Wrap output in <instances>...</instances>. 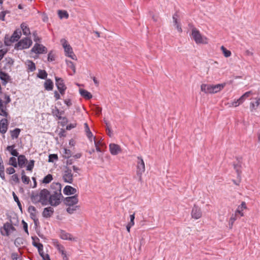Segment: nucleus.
I'll return each instance as SVG.
<instances>
[{
    "instance_id": "f257e3e1",
    "label": "nucleus",
    "mask_w": 260,
    "mask_h": 260,
    "mask_svg": "<svg viewBox=\"0 0 260 260\" xmlns=\"http://www.w3.org/2000/svg\"><path fill=\"white\" fill-rule=\"evenodd\" d=\"M52 188H55L56 190L50 195L48 202L52 206L56 207L60 203V199L63 198L61 193V185L59 183H53L51 185Z\"/></svg>"
},
{
    "instance_id": "f03ea898",
    "label": "nucleus",
    "mask_w": 260,
    "mask_h": 260,
    "mask_svg": "<svg viewBox=\"0 0 260 260\" xmlns=\"http://www.w3.org/2000/svg\"><path fill=\"white\" fill-rule=\"evenodd\" d=\"M191 36L197 44L208 43V40L206 37L202 36L199 30L196 28H193L191 30Z\"/></svg>"
},
{
    "instance_id": "7ed1b4c3",
    "label": "nucleus",
    "mask_w": 260,
    "mask_h": 260,
    "mask_svg": "<svg viewBox=\"0 0 260 260\" xmlns=\"http://www.w3.org/2000/svg\"><path fill=\"white\" fill-rule=\"evenodd\" d=\"M32 44V41L28 38H25L21 40L15 45V48L17 49L22 50L23 49L28 48Z\"/></svg>"
},
{
    "instance_id": "20e7f679",
    "label": "nucleus",
    "mask_w": 260,
    "mask_h": 260,
    "mask_svg": "<svg viewBox=\"0 0 260 260\" xmlns=\"http://www.w3.org/2000/svg\"><path fill=\"white\" fill-rule=\"evenodd\" d=\"M138 160L137 161V173L139 176V180H141L142 178V174L145 172V164L143 159L141 156L137 157Z\"/></svg>"
},
{
    "instance_id": "39448f33",
    "label": "nucleus",
    "mask_w": 260,
    "mask_h": 260,
    "mask_svg": "<svg viewBox=\"0 0 260 260\" xmlns=\"http://www.w3.org/2000/svg\"><path fill=\"white\" fill-rule=\"evenodd\" d=\"M62 178L64 182L72 184L73 181V174L72 170L69 167L66 166L63 172Z\"/></svg>"
},
{
    "instance_id": "423d86ee",
    "label": "nucleus",
    "mask_w": 260,
    "mask_h": 260,
    "mask_svg": "<svg viewBox=\"0 0 260 260\" xmlns=\"http://www.w3.org/2000/svg\"><path fill=\"white\" fill-rule=\"evenodd\" d=\"M5 232L1 230V234L3 236H9L10 234V232H13L16 230L15 228L12 225L11 219H10V222H7L2 228Z\"/></svg>"
},
{
    "instance_id": "0eeeda50",
    "label": "nucleus",
    "mask_w": 260,
    "mask_h": 260,
    "mask_svg": "<svg viewBox=\"0 0 260 260\" xmlns=\"http://www.w3.org/2000/svg\"><path fill=\"white\" fill-rule=\"evenodd\" d=\"M49 194L50 192L47 189H43L40 191L39 193V198L40 199V203H41L42 205H47L49 201L48 197Z\"/></svg>"
},
{
    "instance_id": "6e6552de",
    "label": "nucleus",
    "mask_w": 260,
    "mask_h": 260,
    "mask_svg": "<svg viewBox=\"0 0 260 260\" xmlns=\"http://www.w3.org/2000/svg\"><path fill=\"white\" fill-rule=\"evenodd\" d=\"M61 42H62V46L64 49L66 55L73 59H74V56H75V55L73 52L72 47L68 44L65 39L61 40Z\"/></svg>"
},
{
    "instance_id": "1a4fd4ad",
    "label": "nucleus",
    "mask_w": 260,
    "mask_h": 260,
    "mask_svg": "<svg viewBox=\"0 0 260 260\" xmlns=\"http://www.w3.org/2000/svg\"><path fill=\"white\" fill-rule=\"evenodd\" d=\"M31 52H34L36 54L46 53L47 52V49L43 45L37 43L31 48Z\"/></svg>"
},
{
    "instance_id": "9d476101",
    "label": "nucleus",
    "mask_w": 260,
    "mask_h": 260,
    "mask_svg": "<svg viewBox=\"0 0 260 260\" xmlns=\"http://www.w3.org/2000/svg\"><path fill=\"white\" fill-rule=\"evenodd\" d=\"M78 203V199L77 195L75 194L73 196L66 197L64 199V203L68 206H73Z\"/></svg>"
},
{
    "instance_id": "9b49d317",
    "label": "nucleus",
    "mask_w": 260,
    "mask_h": 260,
    "mask_svg": "<svg viewBox=\"0 0 260 260\" xmlns=\"http://www.w3.org/2000/svg\"><path fill=\"white\" fill-rule=\"evenodd\" d=\"M3 62H5L3 70L5 71H11L12 67L14 64V60L11 57H6Z\"/></svg>"
},
{
    "instance_id": "f8f14e48",
    "label": "nucleus",
    "mask_w": 260,
    "mask_h": 260,
    "mask_svg": "<svg viewBox=\"0 0 260 260\" xmlns=\"http://www.w3.org/2000/svg\"><path fill=\"white\" fill-rule=\"evenodd\" d=\"M202 213L201 208L194 205L191 211V216L196 219H199L202 217Z\"/></svg>"
},
{
    "instance_id": "ddd939ff",
    "label": "nucleus",
    "mask_w": 260,
    "mask_h": 260,
    "mask_svg": "<svg viewBox=\"0 0 260 260\" xmlns=\"http://www.w3.org/2000/svg\"><path fill=\"white\" fill-rule=\"evenodd\" d=\"M109 150L111 154L113 155H116L121 151L120 146L114 143H111L109 145Z\"/></svg>"
},
{
    "instance_id": "4468645a",
    "label": "nucleus",
    "mask_w": 260,
    "mask_h": 260,
    "mask_svg": "<svg viewBox=\"0 0 260 260\" xmlns=\"http://www.w3.org/2000/svg\"><path fill=\"white\" fill-rule=\"evenodd\" d=\"M8 122L6 118H3L0 121V133L5 134L8 129Z\"/></svg>"
},
{
    "instance_id": "2eb2a0df",
    "label": "nucleus",
    "mask_w": 260,
    "mask_h": 260,
    "mask_svg": "<svg viewBox=\"0 0 260 260\" xmlns=\"http://www.w3.org/2000/svg\"><path fill=\"white\" fill-rule=\"evenodd\" d=\"M31 239L32 240V245L37 248L38 252H40L43 248V245L42 243L39 242L40 239L36 236L32 237Z\"/></svg>"
},
{
    "instance_id": "dca6fc26",
    "label": "nucleus",
    "mask_w": 260,
    "mask_h": 260,
    "mask_svg": "<svg viewBox=\"0 0 260 260\" xmlns=\"http://www.w3.org/2000/svg\"><path fill=\"white\" fill-rule=\"evenodd\" d=\"M54 209L51 207L45 208L42 212V216L46 218H50L53 214Z\"/></svg>"
},
{
    "instance_id": "f3484780",
    "label": "nucleus",
    "mask_w": 260,
    "mask_h": 260,
    "mask_svg": "<svg viewBox=\"0 0 260 260\" xmlns=\"http://www.w3.org/2000/svg\"><path fill=\"white\" fill-rule=\"evenodd\" d=\"M0 79L2 81L3 85L5 86L10 80V76L3 71H0Z\"/></svg>"
},
{
    "instance_id": "a211bd4d",
    "label": "nucleus",
    "mask_w": 260,
    "mask_h": 260,
    "mask_svg": "<svg viewBox=\"0 0 260 260\" xmlns=\"http://www.w3.org/2000/svg\"><path fill=\"white\" fill-rule=\"evenodd\" d=\"M212 85L203 84L201 86V90L205 93H213Z\"/></svg>"
},
{
    "instance_id": "6ab92c4d",
    "label": "nucleus",
    "mask_w": 260,
    "mask_h": 260,
    "mask_svg": "<svg viewBox=\"0 0 260 260\" xmlns=\"http://www.w3.org/2000/svg\"><path fill=\"white\" fill-rule=\"evenodd\" d=\"M63 191L66 195H72L75 194L77 192V190L71 186L67 185L64 188Z\"/></svg>"
},
{
    "instance_id": "aec40b11",
    "label": "nucleus",
    "mask_w": 260,
    "mask_h": 260,
    "mask_svg": "<svg viewBox=\"0 0 260 260\" xmlns=\"http://www.w3.org/2000/svg\"><path fill=\"white\" fill-rule=\"evenodd\" d=\"M247 208L246 204L245 202H242L241 204L238 206L237 209H236L235 213L240 215V217H242L244 216V213L243 211L244 209H246Z\"/></svg>"
},
{
    "instance_id": "412c9836",
    "label": "nucleus",
    "mask_w": 260,
    "mask_h": 260,
    "mask_svg": "<svg viewBox=\"0 0 260 260\" xmlns=\"http://www.w3.org/2000/svg\"><path fill=\"white\" fill-rule=\"evenodd\" d=\"M60 237L63 240H68L70 241L75 240V239L72 237L71 234L62 230L60 232Z\"/></svg>"
},
{
    "instance_id": "4be33fe9",
    "label": "nucleus",
    "mask_w": 260,
    "mask_h": 260,
    "mask_svg": "<svg viewBox=\"0 0 260 260\" xmlns=\"http://www.w3.org/2000/svg\"><path fill=\"white\" fill-rule=\"evenodd\" d=\"M179 17L177 13H175L173 16V22L174 23V25L176 26V28L178 30V31L180 32H182V30L180 24V23L178 21V18Z\"/></svg>"
},
{
    "instance_id": "5701e85b",
    "label": "nucleus",
    "mask_w": 260,
    "mask_h": 260,
    "mask_svg": "<svg viewBox=\"0 0 260 260\" xmlns=\"http://www.w3.org/2000/svg\"><path fill=\"white\" fill-rule=\"evenodd\" d=\"M27 162V160L24 155H20L18 157V165L20 168H22L24 166L25 164Z\"/></svg>"
},
{
    "instance_id": "b1692460",
    "label": "nucleus",
    "mask_w": 260,
    "mask_h": 260,
    "mask_svg": "<svg viewBox=\"0 0 260 260\" xmlns=\"http://www.w3.org/2000/svg\"><path fill=\"white\" fill-rule=\"evenodd\" d=\"M15 145L8 146L6 149L10 153L12 156L18 157V156L20 155H19V153L18 152L17 150L15 149Z\"/></svg>"
},
{
    "instance_id": "393cba45",
    "label": "nucleus",
    "mask_w": 260,
    "mask_h": 260,
    "mask_svg": "<svg viewBox=\"0 0 260 260\" xmlns=\"http://www.w3.org/2000/svg\"><path fill=\"white\" fill-rule=\"evenodd\" d=\"M55 84L58 89L66 87L63 80L61 78L55 77Z\"/></svg>"
},
{
    "instance_id": "a878e982",
    "label": "nucleus",
    "mask_w": 260,
    "mask_h": 260,
    "mask_svg": "<svg viewBox=\"0 0 260 260\" xmlns=\"http://www.w3.org/2000/svg\"><path fill=\"white\" fill-rule=\"evenodd\" d=\"M226 84V83H223L216 85H212L213 93H216L221 91L225 86Z\"/></svg>"
},
{
    "instance_id": "bb28decb",
    "label": "nucleus",
    "mask_w": 260,
    "mask_h": 260,
    "mask_svg": "<svg viewBox=\"0 0 260 260\" xmlns=\"http://www.w3.org/2000/svg\"><path fill=\"white\" fill-rule=\"evenodd\" d=\"M21 35V31L19 29H17L13 32V34L10 37L11 39L12 40L13 43L16 42L20 38Z\"/></svg>"
},
{
    "instance_id": "cd10ccee",
    "label": "nucleus",
    "mask_w": 260,
    "mask_h": 260,
    "mask_svg": "<svg viewBox=\"0 0 260 260\" xmlns=\"http://www.w3.org/2000/svg\"><path fill=\"white\" fill-rule=\"evenodd\" d=\"M44 87L46 90H52L53 88V83L52 81L50 79H47L44 83Z\"/></svg>"
},
{
    "instance_id": "c85d7f7f",
    "label": "nucleus",
    "mask_w": 260,
    "mask_h": 260,
    "mask_svg": "<svg viewBox=\"0 0 260 260\" xmlns=\"http://www.w3.org/2000/svg\"><path fill=\"white\" fill-rule=\"evenodd\" d=\"M79 91L81 96L84 98L85 99L89 100L92 98V96L91 94L88 91L83 89H80Z\"/></svg>"
},
{
    "instance_id": "c756f323",
    "label": "nucleus",
    "mask_w": 260,
    "mask_h": 260,
    "mask_svg": "<svg viewBox=\"0 0 260 260\" xmlns=\"http://www.w3.org/2000/svg\"><path fill=\"white\" fill-rule=\"evenodd\" d=\"M21 28L22 29L23 35L25 36H28L30 34L29 28L25 23H22L21 24Z\"/></svg>"
},
{
    "instance_id": "7c9ffc66",
    "label": "nucleus",
    "mask_w": 260,
    "mask_h": 260,
    "mask_svg": "<svg viewBox=\"0 0 260 260\" xmlns=\"http://www.w3.org/2000/svg\"><path fill=\"white\" fill-rule=\"evenodd\" d=\"M20 129L19 128H16L14 130L11 131V136L12 139H17L20 134Z\"/></svg>"
},
{
    "instance_id": "2f4dec72",
    "label": "nucleus",
    "mask_w": 260,
    "mask_h": 260,
    "mask_svg": "<svg viewBox=\"0 0 260 260\" xmlns=\"http://www.w3.org/2000/svg\"><path fill=\"white\" fill-rule=\"evenodd\" d=\"M84 127H85V131L87 137L89 139H90L91 141L92 138L93 137L92 133L90 131L89 127L87 124V123H84Z\"/></svg>"
},
{
    "instance_id": "473e14b6",
    "label": "nucleus",
    "mask_w": 260,
    "mask_h": 260,
    "mask_svg": "<svg viewBox=\"0 0 260 260\" xmlns=\"http://www.w3.org/2000/svg\"><path fill=\"white\" fill-rule=\"evenodd\" d=\"M57 13H58L59 17L60 19H62L63 18L67 19L69 17V15L68 13L67 12V11H66L65 10H59L58 11Z\"/></svg>"
},
{
    "instance_id": "72a5a7b5",
    "label": "nucleus",
    "mask_w": 260,
    "mask_h": 260,
    "mask_svg": "<svg viewBox=\"0 0 260 260\" xmlns=\"http://www.w3.org/2000/svg\"><path fill=\"white\" fill-rule=\"evenodd\" d=\"M21 174V179H22V181L23 183L25 184H29V183L30 182V179L28 177H27L25 175L24 170H22Z\"/></svg>"
},
{
    "instance_id": "f704fd0d",
    "label": "nucleus",
    "mask_w": 260,
    "mask_h": 260,
    "mask_svg": "<svg viewBox=\"0 0 260 260\" xmlns=\"http://www.w3.org/2000/svg\"><path fill=\"white\" fill-rule=\"evenodd\" d=\"M64 113V111H60L57 108L55 107L54 110H53L52 113L54 116H55L58 119L59 117H62L61 115Z\"/></svg>"
},
{
    "instance_id": "c9c22d12",
    "label": "nucleus",
    "mask_w": 260,
    "mask_h": 260,
    "mask_svg": "<svg viewBox=\"0 0 260 260\" xmlns=\"http://www.w3.org/2000/svg\"><path fill=\"white\" fill-rule=\"evenodd\" d=\"M27 62L28 70H29V71L34 72V71L36 70V65L32 61L28 60L27 61Z\"/></svg>"
},
{
    "instance_id": "e433bc0d",
    "label": "nucleus",
    "mask_w": 260,
    "mask_h": 260,
    "mask_svg": "<svg viewBox=\"0 0 260 260\" xmlns=\"http://www.w3.org/2000/svg\"><path fill=\"white\" fill-rule=\"evenodd\" d=\"M37 77L41 79H45L47 77V73L45 70H39Z\"/></svg>"
},
{
    "instance_id": "4c0bfd02",
    "label": "nucleus",
    "mask_w": 260,
    "mask_h": 260,
    "mask_svg": "<svg viewBox=\"0 0 260 260\" xmlns=\"http://www.w3.org/2000/svg\"><path fill=\"white\" fill-rule=\"evenodd\" d=\"M32 203L36 204L40 202V199L39 198V194L38 193H32L30 197Z\"/></svg>"
},
{
    "instance_id": "58836bf2",
    "label": "nucleus",
    "mask_w": 260,
    "mask_h": 260,
    "mask_svg": "<svg viewBox=\"0 0 260 260\" xmlns=\"http://www.w3.org/2000/svg\"><path fill=\"white\" fill-rule=\"evenodd\" d=\"M234 168L237 173L238 177H239L241 172L240 170V168H241V162L240 160L238 161V163L237 164H234Z\"/></svg>"
},
{
    "instance_id": "ea45409f",
    "label": "nucleus",
    "mask_w": 260,
    "mask_h": 260,
    "mask_svg": "<svg viewBox=\"0 0 260 260\" xmlns=\"http://www.w3.org/2000/svg\"><path fill=\"white\" fill-rule=\"evenodd\" d=\"M12 194H13V197L14 201L17 203L19 209L20 210L21 213H22V206H21L20 202L19 201L18 197L16 196V194H15V193L14 192H13Z\"/></svg>"
},
{
    "instance_id": "a19ab883",
    "label": "nucleus",
    "mask_w": 260,
    "mask_h": 260,
    "mask_svg": "<svg viewBox=\"0 0 260 260\" xmlns=\"http://www.w3.org/2000/svg\"><path fill=\"white\" fill-rule=\"evenodd\" d=\"M260 105V98L256 99V101L255 103H250V108L251 111L255 109V107H258Z\"/></svg>"
},
{
    "instance_id": "79ce46f5",
    "label": "nucleus",
    "mask_w": 260,
    "mask_h": 260,
    "mask_svg": "<svg viewBox=\"0 0 260 260\" xmlns=\"http://www.w3.org/2000/svg\"><path fill=\"white\" fill-rule=\"evenodd\" d=\"M79 208V206H69L66 209L68 213L71 214L74 213L75 211H76Z\"/></svg>"
},
{
    "instance_id": "37998d69",
    "label": "nucleus",
    "mask_w": 260,
    "mask_h": 260,
    "mask_svg": "<svg viewBox=\"0 0 260 260\" xmlns=\"http://www.w3.org/2000/svg\"><path fill=\"white\" fill-rule=\"evenodd\" d=\"M55 246H56V247L57 248V250H58V251L62 254V255H65V254L66 253V251L64 250V247L59 244L58 242H56V244H55Z\"/></svg>"
},
{
    "instance_id": "c03bdc74",
    "label": "nucleus",
    "mask_w": 260,
    "mask_h": 260,
    "mask_svg": "<svg viewBox=\"0 0 260 260\" xmlns=\"http://www.w3.org/2000/svg\"><path fill=\"white\" fill-rule=\"evenodd\" d=\"M72 155V152L70 150L68 149L67 148H64L63 153V157L64 158L69 159Z\"/></svg>"
},
{
    "instance_id": "a18cd8bd",
    "label": "nucleus",
    "mask_w": 260,
    "mask_h": 260,
    "mask_svg": "<svg viewBox=\"0 0 260 260\" xmlns=\"http://www.w3.org/2000/svg\"><path fill=\"white\" fill-rule=\"evenodd\" d=\"M9 164L14 168H17L18 162H17L16 158L15 157H11L9 159Z\"/></svg>"
},
{
    "instance_id": "49530a36",
    "label": "nucleus",
    "mask_w": 260,
    "mask_h": 260,
    "mask_svg": "<svg viewBox=\"0 0 260 260\" xmlns=\"http://www.w3.org/2000/svg\"><path fill=\"white\" fill-rule=\"evenodd\" d=\"M53 179L52 175L51 174H48L46 175L43 180V183L47 184L51 181Z\"/></svg>"
},
{
    "instance_id": "de8ad7c7",
    "label": "nucleus",
    "mask_w": 260,
    "mask_h": 260,
    "mask_svg": "<svg viewBox=\"0 0 260 260\" xmlns=\"http://www.w3.org/2000/svg\"><path fill=\"white\" fill-rule=\"evenodd\" d=\"M221 49L222 50L223 55L225 57H228L231 56V52L230 50H227L224 46H222L221 47Z\"/></svg>"
},
{
    "instance_id": "09e8293b",
    "label": "nucleus",
    "mask_w": 260,
    "mask_h": 260,
    "mask_svg": "<svg viewBox=\"0 0 260 260\" xmlns=\"http://www.w3.org/2000/svg\"><path fill=\"white\" fill-rule=\"evenodd\" d=\"M13 43L11 38H9L8 35H6L5 37L4 43L7 46H10L11 43Z\"/></svg>"
},
{
    "instance_id": "8fccbe9b",
    "label": "nucleus",
    "mask_w": 260,
    "mask_h": 260,
    "mask_svg": "<svg viewBox=\"0 0 260 260\" xmlns=\"http://www.w3.org/2000/svg\"><path fill=\"white\" fill-rule=\"evenodd\" d=\"M11 256L12 260H22L21 255L17 252H13Z\"/></svg>"
},
{
    "instance_id": "3c124183",
    "label": "nucleus",
    "mask_w": 260,
    "mask_h": 260,
    "mask_svg": "<svg viewBox=\"0 0 260 260\" xmlns=\"http://www.w3.org/2000/svg\"><path fill=\"white\" fill-rule=\"evenodd\" d=\"M30 217L34 220L35 225L37 226L39 222L38 219L37 218L36 212L31 213L30 214Z\"/></svg>"
},
{
    "instance_id": "603ef678",
    "label": "nucleus",
    "mask_w": 260,
    "mask_h": 260,
    "mask_svg": "<svg viewBox=\"0 0 260 260\" xmlns=\"http://www.w3.org/2000/svg\"><path fill=\"white\" fill-rule=\"evenodd\" d=\"M34 165H35V160H30L29 161L28 164L26 167V170L27 171H31L34 167Z\"/></svg>"
},
{
    "instance_id": "864d4df0",
    "label": "nucleus",
    "mask_w": 260,
    "mask_h": 260,
    "mask_svg": "<svg viewBox=\"0 0 260 260\" xmlns=\"http://www.w3.org/2000/svg\"><path fill=\"white\" fill-rule=\"evenodd\" d=\"M58 160V156L56 154H51L49 155L48 162H53L54 160Z\"/></svg>"
},
{
    "instance_id": "5fc2aeb1",
    "label": "nucleus",
    "mask_w": 260,
    "mask_h": 260,
    "mask_svg": "<svg viewBox=\"0 0 260 260\" xmlns=\"http://www.w3.org/2000/svg\"><path fill=\"white\" fill-rule=\"evenodd\" d=\"M240 215L236 213L235 212L234 214H233L230 218V222H231L232 225L233 224L234 222L238 218H240Z\"/></svg>"
},
{
    "instance_id": "6e6d98bb",
    "label": "nucleus",
    "mask_w": 260,
    "mask_h": 260,
    "mask_svg": "<svg viewBox=\"0 0 260 260\" xmlns=\"http://www.w3.org/2000/svg\"><path fill=\"white\" fill-rule=\"evenodd\" d=\"M11 179L12 180H13L15 183H19L20 181H19V179L18 178V176L17 174H13L12 176H11Z\"/></svg>"
},
{
    "instance_id": "4d7b16f0",
    "label": "nucleus",
    "mask_w": 260,
    "mask_h": 260,
    "mask_svg": "<svg viewBox=\"0 0 260 260\" xmlns=\"http://www.w3.org/2000/svg\"><path fill=\"white\" fill-rule=\"evenodd\" d=\"M59 120H61L60 123L63 126L66 125L68 122V119L66 117H59Z\"/></svg>"
},
{
    "instance_id": "13d9d810",
    "label": "nucleus",
    "mask_w": 260,
    "mask_h": 260,
    "mask_svg": "<svg viewBox=\"0 0 260 260\" xmlns=\"http://www.w3.org/2000/svg\"><path fill=\"white\" fill-rule=\"evenodd\" d=\"M67 64L68 67L73 70L74 73H75L76 72V68L74 63L71 61H69L67 62Z\"/></svg>"
},
{
    "instance_id": "bf43d9fd",
    "label": "nucleus",
    "mask_w": 260,
    "mask_h": 260,
    "mask_svg": "<svg viewBox=\"0 0 260 260\" xmlns=\"http://www.w3.org/2000/svg\"><path fill=\"white\" fill-rule=\"evenodd\" d=\"M4 99L5 100V101H3V103L6 105L10 103L11 101L10 95H7V94H4Z\"/></svg>"
},
{
    "instance_id": "052dcab7",
    "label": "nucleus",
    "mask_w": 260,
    "mask_h": 260,
    "mask_svg": "<svg viewBox=\"0 0 260 260\" xmlns=\"http://www.w3.org/2000/svg\"><path fill=\"white\" fill-rule=\"evenodd\" d=\"M55 60L54 55L52 53V51H50L48 54V61H53Z\"/></svg>"
},
{
    "instance_id": "680f3d73",
    "label": "nucleus",
    "mask_w": 260,
    "mask_h": 260,
    "mask_svg": "<svg viewBox=\"0 0 260 260\" xmlns=\"http://www.w3.org/2000/svg\"><path fill=\"white\" fill-rule=\"evenodd\" d=\"M0 110H7V105L3 103V101L0 98Z\"/></svg>"
},
{
    "instance_id": "e2e57ef3",
    "label": "nucleus",
    "mask_w": 260,
    "mask_h": 260,
    "mask_svg": "<svg viewBox=\"0 0 260 260\" xmlns=\"http://www.w3.org/2000/svg\"><path fill=\"white\" fill-rule=\"evenodd\" d=\"M6 172L9 175L13 174L15 172V170L12 167H9L6 169Z\"/></svg>"
},
{
    "instance_id": "0e129e2a",
    "label": "nucleus",
    "mask_w": 260,
    "mask_h": 260,
    "mask_svg": "<svg viewBox=\"0 0 260 260\" xmlns=\"http://www.w3.org/2000/svg\"><path fill=\"white\" fill-rule=\"evenodd\" d=\"M0 116H3L5 117H8V116H9V114L7 112V110H0Z\"/></svg>"
},
{
    "instance_id": "69168bd1",
    "label": "nucleus",
    "mask_w": 260,
    "mask_h": 260,
    "mask_svg": "<svg viewBox=\"0 0 260 260\" xmlns=\"http://www.w3.org/2000/svg\"><path fill=\"white\" fill-rule=\"evenodd\" d=\"M7 13V11H2L0 13V20L2 21H5V16L6 13Z\"/></svg>"
},
{
    "instance_id": "338daca9",
    "label": "nucleus",
    "mask_w": 260,
    "mask_h": 260,
    "mask_svg": "<svg viewBox=\"0 0 260 260\" xmlns=\"http://www.w3.org/2000/svg\"><path fill=\"white\" fill-rule=\"evenodd\" d=\"M33 36L34 37V40L36 42H40L41 41V38H39L36 32L33 33Z\"/></svg>"
},
{
    "instance_id": "774afa93",
    "label": "nucleus",
    "mask_w": 260,
    "mask_h": 260,
    "mask_svg": "<svg viewBox=\"0 0 260 260\" xmlns=\"http://www.w3.org/2000/svg\"><path fill=\"white\" fill-rule=\"evenodd\" d=\"M28 211L29 214L31 213H35L36 211V209L34 206H30L28 208Z\"/></svg>"
}]
</instances>
